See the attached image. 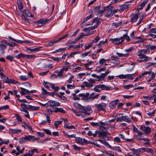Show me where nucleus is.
Listing matches in <instances>:
<instances>
[{
	"instance_id": "30",
	"label": "nucleus",
	"mask_w": 156,
	"mask_h": 156,
	"mask_svg": "<svg viewBox=\"0 0 156 156\" xmlns=\"http://www.w3.org/2000/svg\"><path fill=\"white\" fill-rule=\"evenodd\" d=\"M40 48H36L34 49H30L29 48H27V51H29V53L33 52L36 51H38L39 50V49Z\"/></svg>"
},
{
	"instance_id": "50",
	"label": "nucleus",
	"mask_w": 156,
	"mask_h": 156,
	"mask_svg": "<svg viewBox=\"0 0 156 156\" xmlns=\"http://www.w3.org/2000/svg\"><path fill=\"white\" fill-rule=\"evenodd\" d=\"M151 73V71H146L145 72L143 73L142 74L144 77L145 76H147L150 74Z\"/></svg>"
},
{
	"instance_id": "41",
	"label": "nucleus",
	"mask_w": 156,
	"mask_h": 156,
	"mask_svg": "<svg viewBox=\"0 0 156 156\" xmlns=\"http://www.w3.org/2000/svg\"><path fill=\"white\" fill-rule=\"evenodd\" d=\"M86 144H92V145H96V146H97V147H101V145L97 144H96L95 143H94V142H91V141H87V140L86 141Z\"/></svg>"
},
{
	"instance_id": "31",
	"label": "nucleus",
	"mask_w": 156,
	"mask_h": 156,
	"mask_svg": "<svg viewBox=\"0 0 156 156\" xmlns=\"http://www.w3.org/2000/svg\"><path fill=\"white\" fill-rule=\"evenodd\" d=\"M64 126L68 129H75V127L72 125H69L67 123H65L64 124Z\"/></svg>"
},
{
	"instance_id": "22",
	"label": "nucleus",
	"mask_w": 156,
	"mask_h": 156,
	"mask_svg": "<svg viewBox=\"0 0 156 156\" xmlns=\"http://www.w3.org/2000/svg\"><path fill=\"white\" fill-rule=\"evenodd\" d=\"M28 109L33 110H38L39 108V107H36L31 105H28Z\"/></svg>"
},
{
	"instance_id": "57",
	"label": "nucleus",
	"mask_w": 156,
	"mask_h": 156,
	"mask_svg": "<svg viewBox=\"0 0 156 156\" xmlns=\"http://www.w3.org/2000/svg\"><path fill=\"white\" fill-rule=\"evenodd\" d=\"M112 148V149L113 150H115L116 151L118 152H121V150L119 147H113Z\"/></svg>"
},
{
	"instance_id": "46",
	"label": "nucleus",
	"mask_w": 156,
	"mask_h": 156,
	"mask_svg": "<svg viewBox=\"0 0 156 156\" xmlns=\"http://www.w3.org/2000/svg\"><path fill=\"white\" fill-rule=\"evenodd\" d=\"M145 151H146L147 152L151 153L152 154H153L154 153V151L152 148H145Z\"/></svg>"
},
{
	"instance_id": "63",
	"label": "nucleus",
	"mask_w": 156,
	"mask_h": 156,
	"mask_svg": "<svg viewBox=\"0 0 156 156\" xmlns=\"http://www.w3.org/2000/svg\"><path fill=\"white\" fill-rule=\"evenodd\" d=\"M114 141L118 143H121V141L120 138L118 137H116L114 138Z\"/></svg>"
},
{
	"instance_id": "60",
	"label": "nucleus",
	"mask_w": 156,
	"mask_h": 156,
	"mask_svg": "<svg viewBox=\"0 0 156 156\" xmlns=\"http://www.w3.org/2000/svg\"><path fill=\"white\" fill-rule=\"evenodd\" d=\"M22 19L25 21V23L27 25H30V23L29 22L28 20L27 19L26 17H24V16H23Z\"/></svg>"
},
{
	"instance_id": "25",
	"label": "nucleus",
	"mask_w": 156,
	"mask_h": 156,
	"mask_svg": "<svg viewBox=\"0 0 156 156\" xmlns=\"http://www.w3.org/2000/svg\"><path fill=\"white\" fill-rule=\"evenodd\" d=\"M128 6L126 5H123L119 7L118 10L120 11H123L124 10L127 9Z\"/></svg>"
},
{
	"instance_id": "48",
	"label": "nucleus",
	"mask_w": 156,
	"mask_h": 156,
	"mask_svg": "<svg viewBox=\"0 0 156 156\" xmlns=\"http://www.w3.org/2000/svg\"><path fill=\"white\" fill-rule=\"evenodd\" d=\"M24 124L25 126L27 127L29 129H30L32 132H33V129L31 127L30 124L28 123H26L25 122H24Z\"/></svg>"
},
{
	"instance_id": "4",
	"label": "nucleus",
	"mask_w": 156,
	"mask_h": 156,
	"mask_svg": "<svg viewBox=\"0 0 156 156\" xmlns=\"http://www.w3.org/2000/svg\"><path fill=\"white\" fill-rule=\"evenodd\" d=\"M95 107L97 109L98 111H104L106 107V104L105 103H101L98 104H95L94 105Z\"/></svg>"
},
{
	"instance_id": "39",
	"label": "nucleus",
	"mask_w": 156,
	"mask_h": 156,
	"mask_svg": "<svg viewBox=\"0 0 156 156\" xmlns=\"http://www.w3.org/2000/svg\"><path fill=\"white\" fill-rule=\"evenodd\" d=\"M100 39V37L99 36H98L97 37H96L92 41V43H95L98 42Z\"/></svg>"
},
{
	"instance_id": "23",
	"label": "nucleus",
	"mask_w": 156,
	"mask_h": 156,
	"mask_svg": "<svg viewBox=\"0 0 156 156\" xmlns=\"http://www.w3.org/2000/svg\"><path fill=\"white\" fill-rule=\"evenodd\" d=\"M9 38L11 39L13 41H15L16 42H17V43H25L28 44V43H32V42H31L30 41H27V40L24 41H23L22 42H21V41H16L15 40V39L12 38L11 37H9Z\"/></svg>"
},
{
	"instance_id": "11",
	"label": "nucleus",
	"mask_w": 156,
	"mask_h": 156,
	"mask_svg": "<svg viewBox=\"0 0 156 156\" xmlns=\"http://www.w3.org/2000/svg\"><path fill=\"white\" fill-rule=\"evenodd\" d=\"M21 90L20 93L22 95H25L26 94H30V93H34L36 91V90H34L33 91H29L27 89H26L23 87H20Z\"/></svg>"
},
{
	"instance_id": "1",
	"label": "nucleus",
	"mask_w": 156,
	"mask_h": 156,
	"mask_svg": "<svg viewBox=\"0 0 156 156\" xmlns=\"http://www.w3.org/2000/svg\"><path fill=\"white\" fill-rule=\"evenodd\" d=\"M99 88H101L103 90H109L110 89V87L109 86H106L104 84H98L96 85L93 88V90L95 92H100L101 90L99 89Z\"/></svg>"
},
{
	"instance_id": "35",
	"label": "nucleus",
	"mask_w": 156,
	"mask_h": 156,
	"mask_svg": "<svg viewBox=\"0 0 156 156\" xmlns=\"http://www.w3.org/2000/svg\"><path fill=\"white\" fill-rule=\"evenodd\" d=\"M74 105L76 108H79L81 110V109H83V107L82 106L77 103H74Z\"/></svg>"
},
{
	"instance_id": "36",
	"label": "nucleus",
	"mask_w": 156,
	"mask_h": 156,
	"mask_svg": "<svg viewBox=\"0 0 156 156\" xmlns=\"http://www.w3.org/2000/svg\"><path fill=\"white\" fill-rule=\"evenodd\" d=\"M107 41V39H106L105 41H100L98 44V47L99 48H100L102 46V45L104 44L105 43H106Z\"/></svg>"
},
{
	"instance_id": "61",
	"label": "nucleus",
	"mask_w": 156,
	"mask_h": 156,
	"mask_svg": "<svg viewBox=\"0 0 156 156\" xmlns=\"http://www.w3.org/2000/svg\"><path fill=\"white\" fill-rule=\"evenodd\" d=\"M44 115L47 118V122L49 123H51V120L49 115L46 113H45Z\"/></svg>"
},
{
	"instance_id": "62",
	"label": "nucleus",
	"mask_w": 156,
	"mask_h": 156,
	"mask_svg": "<svg viewBox=\"0 0 156 156\" xmlns=\"http://www.w3.org/2000/svg\"><path fill=\"white\" fill-rule=\"evenodd\" d=\"M6 45H4L3 44H1V46H0V51L5 50L6 49Z\"/></svg>"
},
{
	"instance_id": "7",
	"label": "nucleus",
	"mask_w": 156,
	"mask_h": 156,
	"mask_svg": "<svg viewBox=\"0 0 156 156\" xmlns=\"http://www.w3.org/2000/svg\"><path fill=\"white\" fill-rule=\"evenodd\" d=\"M2 78L3 81L5 83H12L14 84H16L18 83V81L12 79H9L6 76H4V77Z\"/></svg>"
},
{
	"instance_id": "64",
	"label": "nucleus",
	"mask_w": 156,
	"mask_h": 156,
	"mask_svg": "<svg viewBox=\"0 0 156 156\" xmlns=\"http://www.w3.org/2000/svg\"><path fill=\"white\" fill-rule=\"evenodd\" d=\"M149 33H156V28H154L151 29L149 31Z\"/></svg>"
},
{
	"instance_id": "15",
	"label": "nucleus",
	"mask_w": 156,
	"mask_h": 156,
	"mask_svg": "<svg viewBox=\"0 0 156 156\" xmlns=\"http://www.w3.org/2000/svg\"><path fill=\"white\" fill-rule=\"evenodd\" d=\"M119 100L116 99L109 103V106L111 108H114L115 107L116 105L117 104Z\"/></svg>"
},
{
	"instance_id": "52",
	"label": "nucleus",
	"mask_w": 156,
	"mask_h": 156,
	"mask_svg": "<svg viewBox=\"0 0 156 156\" xmlns=\"http://www.w3.org/2000/svg\"><path fill=\"white\" fill-rule=\"evenodd\" d=\"M116 54H117L120 57H127L129 55V54H123L122 53L117 52Z\"/></svg>"
},
{
	"instance_id": "44",
	"label": "nucleus",
	"mask_w": 156,
	"mask_h": 156,
	"mask_svg": "<svg viewBox=\"0 0 156 156\" xmlns=\"http://www.w3.org/2000/svg\"><path fill=\"white\" fill-rule=\"evenodd\" d=\"M66 48H60L52 52L53 53H56L58 52H60L62 51H63L65 50H66Z\"/></svg>"
},
{
	"instance_id": "2",
	"label": "nucleus",
	"mask_w": 156,
	"mask_h": 156,
	"mask_svg": "<svg viewBox=\"0 0 156 156\" xmlns=\"http://www.w3.org/2000/svg\"><path fill=\"white\" fill-rule=\"evenodd\" d=\"M68 34H67L64 35L62 37L59 38L58 40H55L54 41H50L49 42L46 44V45L47 47L52 46H53L55 44L59 42V41H62V39H63L67 37L68 36Z\"/></svg>"
},
{
	"instance_id": "9",
	"label": "nucleus",
	"mask_w": 156,
	"mask_h": 156,
	"mask_svg": "<svg viewBox=\"0 0 156 156\" xmlns=\"http://www.w3.org/2000/svg\"><path fill=\"white\" fill-rule=\"evenodd\" d=\"M110 41L112 42L115 45L120 44L123 41L121 37L120 38H111L110 39Z\"/></svg>"
},
{
	"instance_id": "13",
	"label": "nucleus",
	"mask_w": 156,
	"mask_h": 156,
	"mask_svg": "<svg viewBox=\"0 0 156 156\" xmlns=\"http://www.w3.org/2000/svg\"><path fill=\"white\" fill-rule=\"evenodd\" d=\"M148 50L147 49H142L139 51L137 55L140 57H148L145 55L147 52Z\"/></svg>"
},
{
	"instance_id": "58",
	"label": "nucleus",
	"mask_w": 156,
	"mask_h": 156,
	"mask_svg": "<svg viewBox=\"0 0 156 156\" xmlns=\"http://www.w3.org/2000/svg\"><path fill=\"white\" fill-rule=\"evenodd\" d=\"M99 128L102 132H106L107 129L105 127L101 126H99Z\"/></svg>"
},
{
	"instance_id": "43",
	"label": "nucleus",
	"mask_w": 156,
	"mask_h": 156,
	"mask_svg": "<svg viewBox=\"0 0 156 156\" xmlns=\"http://www.w3.org/2000/svg\"><path fill=\"white\" fill-rule=\"evenodd\" d=\"M10 130L12 133L14 134H16L18 132H21V130L16 129H10Z\"/></svg>"
},
{
	"instance_id": "24",
	"label": "nucleus",
	"mask_w": 156,
	"mask_h": 156,
	"mask_svg": "<svg viewBox=\"0 0 156 156\" xmlns=\"http://www.w3.org/2000/svg\"><path fill=\"white\" fill-rule=\"evenodd\" d=\"M17 3L19 9L20 10V11L21 12V10L23 8V4L20 0H17Z\"/></svg>"
},
{
	"instance_id": "56",
	"label": "nucleus",
	"mask_w": 156,
	"mask_h": 156,
	"mask_svg": "<svg viewBox=\"0 0 156 156\" xmlns=\"http://www.w3.org/2000/svg\"><path fill=\"white\" fill-rule=\"evenodd\" d=\"M155 96V95L154 94L153 95V97L152 96H143V97L144 98V99H148V100H151L153 97H154Z\"/></svg>"
},
{
	"instance_id": "29",
	"label": "nucleus",
	"mask_w": 156,
	"mask_h": 156,
	"mask_svg": "<svg viewBox=\"0 0 156 156\" xmlns=\"http://www.w3.org/2000/svg\"><path fill=\"white\" fill-rule=\"evenodd\" d=\"M135 73H133L132 74H127L125 75V78H128L131 80H133V76H134Z\"/></svg>"
},
{
	"instance_id": "20",
	"label": "nucleus",
	"mask_w": 156,
	"mask_h": 156,
	"mask_svg": "<svg viewBox=\"0 0 156 156\" xmlns=\"http://www.w3.org/2000/svg\"><path fill=\"white\" fill-rule=\"evenodd\" d=\"M107 136V133L106 132H100L99 133V136L101 138H104Z\"/></svg>"
},
{
	"instance_id": "10",
	"label": "nucleus",
	"mask_w": 156,
	"mask_h": 156,
	"mask_svg": "<svg viewBox=\"0 0 156 156\" xmlns=\"http://www.w3.org/2000/svg\"><path fill=\"white\" fill-rule=\"evenodd\" d=\"M140 129L147 135L149 134L151 132V129L149 127H146L145 126H140Z\"/></svg>"
},
{
	"instance_id": "21",
	"label": "nucleus",
	"mask_w": 156,
	"mask_h": 156,
	"mask_svg": "<svg viewBox=\"0 0 156 156\" xmlns=\"http://www.w3.org/2000/svg\"><path fill=\"white\" fill-rule=\"evenodd\" d=\"M149 0H145L143 1L140 5V7H139L138 8V10H141L144 7L145 5L148 2Z\"/></svg>"
},
{
	"instance_id": "49",
	"label": "nucleus",
	"mask_w": 156,
	"mask_h": 156,
	"mask_svg": "<svg viewBox=\"0 0 156 156\" xmlns=\"http://www.w3.org/2000/svg\"><path fill=\"white\" fill-rule=\"evenodd\" d=\"M62 122V121H57L55 122V125L56 128H57L58 125L60 124Z\"/></svg>"
},
{
	"instance_id": "40",
	"label": "nucleus",
	"mask_w": 156,
	"mask_h": 156,
	"mask_svg": "<svg viewBox=\"0 0 156 156\" xmlns=\"http://www.w3.org/2000/svg\"><path fill=\"white\" fill-rule=\"evenodd\" d=\"M93 17V15L92 14H90L89 16H87L85 18L83 22V23H85L86 21H87L88 20L91 19Z\"/></svg>"
},
{
	"instance_id": "33",
	"label": "nucleus",
	"mask_w": 156,
	"mask_h": 156,
	"mask_svg": "<svg viewBox=\"0 0 156 156\" xmlns=\"http://www.w3.org/2000/svg\"><path fill=\"white\" fill-rule=\"evenodd\" d=\"M83 84L84 85L87 87H92L93 86V85L92 84L88 83L86 81L84 82Z\"/></svg>"
},
{
	"instance_id": "38",
	"label": "nucleus",
	"mask_w": 156,
	"mask_h": 156,
	"mask_svg": "<svg viewBox=\"0 0 156 156\" xmlns=\"http://www.w3.org/2000/svg\"><path fill=\"white\" fill-rule=\"evenodd\" d=\"M24 57L27 59H30L36 57L34 55H26L24 54Z\"/></svg>"
},
{
	"instance_id": "51",
	"label": "nucleus",
	"mask_w": 156,
	"mask_h": 156,
	"mask_svg": "<svg viewBox=\"0 0 156 156\" xmlns=\"http://www.w3.org/2000/svg\"><path fill=\"white\" fill-rule=\"evenodd\" d=\"M51 59L57 62H59L62 60L61 58L59 57L56 58L55 57H52Z\"/></svg>"
},
{
	"instance_id": "59",
	"label": "nucleus",
	"mask_w": 156,
	"mask_h": 156,
	"mask_svg": "<svg viewBox=\"0 0 156 156\" xmlns=\"http://www.w3.org/2000/svg\"><path fill=\"white\" fill-rule=\"evenodd\" d=\"M89 82L91 84L94 83H95V80L92 78H90L88 80Z\"/></svg>"
},
{
	"instance_id": "18",
	"label": "nucleus",
	"mask_w": 156,
	"mask_h": 156,
	"mask_svg": "<svg viewBox=\"0 0 156 156\" xmlns=\"http://www.w3.org/2000/svg\"><path fill=\"white\" fill-rule=\"evenodd\" d=\"M122 121L127 122L129 123L131 122V119L126 115L122 116Z\"/></svg>"
},
{
	"instance_id": "12",
	"label": "nucleus",
	"mask_w": 156,
	"mask_h": 156,
	"mask_svg": "<svg viewBox=\"0 0 156 156\" xmlns=\"http://www.w3.org/2000/svg\"><path fill=\"white\" fill-rule=\"evenodd\" d=\"M86 141L87 140L84 139H83L79 137H76V142L81 145H84L85 144H86Z\"/></svg>"
},
{
	"instance_id": "26",
	"label": "nucleus",
	"mask_w": 156,
	"mask_h": 156,
	"mask_svg": "<svg viewBox=\"0 0 156 156\" xmlns=\"http://www.w3.org/2000/svg\"><path fill=\"white\" fill-rule=\"evenodd\" d=\"M122 23V22L121 21L119 23H114L112 24V26L114 28H116L121 25Z\"/></svg>"
},
{
	"instance_id": "42",
	"label": "nucleus",
	"mask_w": 156,
	"mask_h": 156,
	"mask_svg": "<svg viewBox=\"0 0 156 156\" xmlns=\"http://www.w3.org/2000/svg\"><path fill=\"white\" fill-rule=\"evenodd\" d=\"M19 142L21 143L27 142V139L26 138V136L24 137L20 138L19 139Z\"/></svg>"
},
{
	"instance_id": "32",
	"label": "nucleus",
	"mask_w": 156,
	"mask_h": 156,
	"mask_svg": "<svg viewBox=\"0 0 156 156\" xmlns=\"http://www.w3.org/2000/svg\"><path fill=\"white\" fill-rule=\"evenodd\" d=\"M122 39L123 40V39H125L127 41H130V38L129 36L127 35V34H124L121 37Z\"/></svg>"
},
{
	"instance_id": "5",
	"label": "nucleus",
	"mask_w": 156,
	"mask_h": 156,
	"mask_svg": "<svg viewBox=\"0 0 156 156\" xmlns=\"http://www.w3.org/2000/svg\"><path fill=\"white\" fill-rule=\"evenodd\" d=\"M93 23H95L96 24L94 26L88 27V31L93 30L96 28L98 26L99 23L100 22V19L98 18H95L93 21Z\"/></svg>"
},
{
	"instance_id": "34",
	"label": "nucleus",
	"mask_w": 156,
	"mask_h": 156,
	"mask_svg": "<svg viewBox=\"0 0 156 156\" xmlns=\"http://www.w3.org/2000/svg\"><path fill=\"white\" fill-rule=\"evenodd\" d=\"M129 149L132 151L133 154H136V156H139V155L138 154V149L131 148H129Z\"/></svg>"
},
{
	"instance_id": "14",
	"label": "nucleus",
	"mask_w": 156,
	"mask_h": 156,
	"mask_svg": "<svg viewBox=\"0 0 156 156\" xmlns=\"http://www.w3.org/2000/svg\"><path fill=\"white\" fill-rule=\"evenodd\" d=\"M26 138L27 142L29 141L34 142L39 140V137H36L32 135L26 136Z\"/></svg>"
},
{
	"instance_id": "6",
	"label": "nucleus",
	"mask_w": 156,
	"mask_h": 156,
	"mask_svg": "<svg viewBox=\"0 0 156 156\" xmlns=\"http://www.w3.org/2000/svg\"><path fill=\"white\" fill-rule=\"evenodd\" d=\"M21 12H22L21 15L22 19H23V16L26 17H30L33 18L34 17V15H32L30 12L27 10H23V11H22Z\"/></svg>"
},
{
	"instance_id": "55",
	"label": "nucleus",
	"mask_w": 156,
	"mask_h": 156,
	"mask_svg": "<svg viewBox=\"0 0 156 156\" xmlns=\"http://www.w3.org/2000/svg\"><path fill=\"white\" fill-rule=\"evenodd\" d=\"M14 58V56L10 55H8L6 57V58L8 60H9L11 61H12L13 60Z\"/></svg>"
},
{
	"instance_id": "3",
	"label": "nucleus",
	"mask_w": 156,
	"mask_h": 156,
	"mask_svg": "<svg viewBox=\"0 0 156 156\" xmlns=\"http://www.w3.org/2000/svg\"><path fill=\"white\" fill-rule=\"evenodd\" d=\"M107 8H106L105 13L107 14L106 16L107 17L112 16L115 13L117 12V11L113 9V8L112 6L109 7L106 6Z\"/></svg>"
},
{
	"instance_id": "28",
	"label": "nucleus",
	"mask_w": 156,
	"mask_h": 156,
	"mask_svg": "<svg viewBox=\"0 0 156 156\" xmlns=\"http://www.w3.org/2000/svg\"><path fill=\"white\" fill-rule=\"evenodd\" d=\"M106 8H107V7H104L103 8V9L99 10L98 12V16H101L104 12L105 13Z\"/></svg>"
},
{
	"instance_id": "47",
	"label": "nucleus",
	"mask_w": 156,
	"mask_h": 156,
	"mask_svg": "<svg viewBox=\"0 0 156 156\" xmlns=\"http://www.w3.org/2000/svg\"><path fill=\"white\" fill-rule=\"evenodd\" d=\"M138 154L142 153L145 151V148H141L138 149Z\"/></svg>"
},
{
	"instance_id": "45",
	"label": "nucleus",
	"mask_w": 156,
	"mask_h": 156,
	"mask_svg": "<svg viewBox=\"0 0 156 156\" xmlns=\"http://www.w3.org/2000/svg\"><path fill=\"white\" fill-rule=\"evenodd\" d=\"M47 22V19H44V20H40L37 22V23L41 24L43 26L44 24Z\"/></svg>"
},
{
	"instance_id": "16",
	"label": "nucleus",
	"mask_w": 156,
	"mask_h": 156,
	"mask_svg": "<svg viewBox=\"0 0 156 156\" xmlns=\"http://www.w3.org/2000/svg\"><path fill=\"white\" fill-rule=\"evenodd\" d=\"M140 59L137 60V61L139 62H146L150 60V58L148 57H140Z\"/></svg>"
},
{
	"instance_id": "54",
	"label": "nucleus",
	"mask_w": 156,
	"mask_h": 156,
	"mask_svg": "<svg viewBox=\"0 0 156 156\" xmlns=\"http://www.w3.org/2000/svg\"><path fill=\"white\" fill-rule=\"evenodd\" d=\"M72 147L73 149L76 151L80 150V149H82L81 147L77 146L76 144L73 145Z\"/></svg>"
},
{
	"instance_id": "17",
	"label": "nucleus",
	"mask_w": 156,
	"mask_h": 156,
	"mask_svg": "<svg viewBox=\"0 0 156 156\" xmlns=\"http://www.w3.org/2000/svg\"><path fill=\"white\" fill-rule=\"evenodd\" d=\"M83 108V109H81L82 111H80V113H86V112L90 111L92 110L91 108L89 106H87L85 107L84 106H82Z\"/></svg>"
},
{
	"instance_id": "53",
	"label": "nucleus",
	"mask_w": 156,
	"mask_h": 156,
	"mask_svg": "<svg viewBox=\"0 0 156 156\" xmlns=\"http://www.w3.org/2000/svg\"><path fill=\"white\" fill-rule=\"evenodd\" d=\"M22 57H24V54L22 53H20L15 56L16 58L18 59Z\"/></svg>"
},
{
	"instance_id": "8",
	"label": "nucleus",
	"mask_w": 156,
	"mask_h": 156,
	"mask_svg": "<svg viewBox=\"0 0 156 156\" xmlns=\"http://www.w3.org/2000/svg\"><path fill=\"white\" fill-rule=\"evenodd\" d=\"M90 94L89 93H86L80 94L79 96L80 97H82L81 99L84 100L88 101L89 100H91V98H90L91 97L89 96Z\"/></svg>"
},
{
	"instance_id": "37",
	"label": "nucleus",
	"mask_w": 156,
	"mask_h": 156,
	"mask_svg": "<svg viewBox=\"0 0 156 156\" xmlns=\"http://www.w3.org/2000/svg\"><path fill=\"white\" fill-rule=\"evenodd\" d=\"M42 90L43 91V92H42L41 94L40 95V96L41 97H43V95H47L48 94V92L45 90L43 87L42 88Z\"/></svg>"
},
{
	"instance_id": "19",
	"label": "nucleus",
	"mask_w": 156,
	"mask_h": 156,
	"mask_svg": "<svg viewBox=\"0 0 156 156\" xmlns=\"http://www.w3.org/2000/svg\"><path fill=\"white\" fill-rule=\"evenodd\" d=\"M138 14H134L133 17L131 18L130 22L132 23L136 22L138 19Z\"/></svg>"
},
{
	"instance_id": "27",
	"label": "nucleus",
	"mask_w": 156,
	"mask_h": 156,
	"mask_svg": "<svg viewBox=\"0 0 156 156\" xmlns=\"http://www.w3.org/2000/svg\"><path fill=\"white\" fill-rule=\"evenodd\" d=\"M55 102L54 101L52 100L49 101L47 103L48 105H47V107L48 106L50 107L55 106Z\"/></svg>"
}]
</instances>
